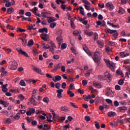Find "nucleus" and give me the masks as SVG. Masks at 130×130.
I'll use <instances>...</instances> for the list:
<instances>
[{"mask_svg":"<svg viewBox=\"0 0 130 130\" xmlns=\"http://www.w3.org/2000/svg\"><path fill=\"white\" fill-rule=\"evenodd\" d=\"M107 79L109 80V82L112 80V75H111L108 72L105 73L104 76L102 75H99V80L100 81H105V80H106Z\"/></svg>","mask_w":130,"mask_h":130,"instance_id":"obj_1","label":"nucleus"},{"mask_svg":"<svg viewBox=\"0 0 130 130\" xmlns=\"http://www.w3.org/2000/svg\"><path fill=\"white\" fill-rule=\"evenodd\" d=\"M104 60L105 62H106V63L107 64V66H108V67H109L111 71H112V72H114L115 70V64H114L113 62L110 61V60H109L104 59Z\"/></svg>","mask_w":130,"mask_h":130,"instance_id":"obj_2","label":"nucleus"},{"mask_svg":"<svg viewBox=\"0 0 130 130\" xmlns=\"http://www.w3.org/2000/svg\"><path fill=\"white\" fill-rule=\"evenodd\" d=\"M57 35H59L56 38V40L58 42L59 45H60V44L62 42V37H61V35H62V30H59L57 32Z\"/></svg>","mask_w":130,"mask_h":130,"instance_id":"obj_3","label":"nucleus"},{"mask_svg":"<svg viewBox=\"0 0 130 130\" xmlns=\"http://www.w3.org/2000/svg\"><path fill=\"white\" fill-rule=\"evenodd\" d=\"M99 56H100V52H94V55L93 57H92V59H93L94 62H95L96 63H98L100 61V58H99Z\"/></svg>","mask_w":130,"mask_h":130,"instance_id":"obj_4","label":"nucleus"},{"mask_svg":"<svg viewBox=\"0 0 130 130\" xmlns=\"http://www.w3.org/2000/svg\"><path fill=\"white\" fill-rule=\"evenodd\" d=\"M17 50L18 52H19V53H20V54H22V55H24V56H26V57H29V55H28V53H27V52L23 51V50H22V49H21L20 48H17Z\"/></svg>","mask_w":130,"mask_h":130,"instance_id":"obj_5","label":"nucleus"},{"mask_svg":"<svg viewBox=\"0 0 130 130\" xmlns=\"http://www.w3.org/2000/svg\"><path fill=\"white\" fill-rule=\"evenodd\" d=\"M106 7L108 8L109 11H112L114 9V5L111 2H109L108 3H106Z\"/></svg>","mask_w":130,"mask_h":130,"instance_id":"obj_6","label":"nucleus"},{"mask_svg":"<svg viewBox=\"0 0 130 130\" xmlns=\"http://www.w3.org/2000/svg\"><path fill=\"white\" fill-rule=\"evenodd\" d=\"M17 68H18V63L16 61H13L11 62V70H16Z\"/></svg>","mask_w":130,"mask_h":130,"instance_id":"obj_7","label":"nucleus"},{"mask_svg":"<svg viewBox=\"0 0 130 130\" xmlns=\"http://www.w3.org/2000/svg\"><path fill=\"white\" fill-rule=\"evenodd\" d=\"M118 109L120 112H122L123 113H124L125 111H127V107L125 106H123V107H120L118 108Z\"/></svg>","mask_w":130,"mask_h":130,"instance_id":"obj_8","label":"nucleus"},{"mask_svg":"<svg viewBox=\"0 0 130 130\" xmlns=\"http://www.w3.org/2000/svg\"><path fill=\"white\" fill-rule=\"evenodd\" d=\"M60 80H61V76L59 75H57L52 78V81H53V82H54L55 83H56V82H58V81H60Z\"/></svg>","mask_w":130,"mask_h":130,"instance_id":"obj_9","label":"nucleus"},{"mask_svg":"<svg viewBox=\"0 0 130 130\" xmlns=\"http://www.w3.org/2000/svg\"><path fill=\"white\" fill-rule=\"evenodd\" d=\"M50 44L51 46V48H50V51H54V49L56 48V46H55V44L52 41H51L50 42Z\"/></svg>","mask_w":130,"mask_h":130,"instance_id":"obj_10","label":"nucleus"},{"mask_svg":"<svg viewBox=\"0 0 130 130\" xmlns=\"http://www.w3.org/2000/svg\"><path fill=\"white\" fill-rule=\"evenodd\" d=\"M105 31L106 33H109L110 34H114L115 33H116V32H117V30L115 29L112 30L108 28H106L105 29Z\"/></svg>","mask_w":130,"mask_h":130,"instance_id":"obj_11","label":"nucleus"},{"mask_svg":"<svg viewBox=\"0 0 130 130\" xmlns=\"http://www.w3.org/2000/svg\"><path fill=\"white\" fill-rule=\"evenodd\" d=\"M41 38L43 40H44V41H46L48 39V35L43 32L42 35H41Z\"/></svg>","mask_w":130,"mask_h":130,"instance_id":"obj_12","label":"nucleus"},{"mask_svg":"<svg viewBox=\"0 0 130 130\" xmlns=\"http://www.w3.org/2000/svg\"><path fill=\"white\" fill-rule=\"evenodd\" d=\"M106 95L108 97H113V95H114V94L113 93V92L112 91V90H108V91H107Z\"/></svg>","mask_w":130,"mask_h":130,"instance_id":"obj_13","label":"nucleus"},{"mask_svg":"<svg viewBox=\"0 0 130 130\" xmlns=\"http://www.w3.org/2000/svg\"><path fill=\"white\" fill-rule=\"evenodd\" d=\"M39 33H43V32H45V33H48V29L47 28L44 27L43 28H41L39 29Z\"/></svg>","mask_w":130,"mask_h":130,"instance_id":"obj_14","label":"nucleus"},{"mask_svg":"<svg viewBox=\"0 0 130 130\" xmlns=\"http://www.w3.org/2000/svg\"><path fill=\"white\" fill-rule=\"evenodd\" d=\"M61 66H62L61 63L57 64L56 66H55V68L53 70V71H52V72H53L54 71H57V70H58V69H60V68H61Z\"/></svg>","mask_w":130,"mask_h":130,"instance_id":"obj_15","label":"nucleus"},{"mask_svg":"<svg viewBox=\"0 0 130 130\" xmlns=\"http://www.w3.org/2000/svg\"><path fill=\"white\" fill-rule=\"evenodd\" d=\"M0 103L2 105H4V107H8V106H9V103H8L5 101L1 100Z\"/></svg>","mask_w":130,"mask_h":130,"instance_id":"obj_16","label":"nucleus"},{"mask_svg":"<svg viewBox=\"0 0 130 130\" xmlns=\"http://www.w3.org/2000/svg\"><path fill=\"white\" fill-rule=\"evenodd\" d=\"M32 68L34 71L36 72V73H38L39 74H40V73H41V72H42L41 69H39V68H38L37 67H36L34 66H32Z\"/></svg>","mask_w":130,"mask_h":130,"instance_id":"obj_17","label":"nucleus"},{"mask_svg":"<svg viewBox=\"0 0 130 130\" xmlns=\"http://www.w3.org/2000/svg\"><path fill=\"white\" fill-rule=\"evenodd\" d=\"M7 87H8L7 84H6V85H2V91L3 92H4V93L8 92V89L7 88Z\"/></svg>","mask_w":130,"mask_h":130,"instance_id":"obj_18","label":"nucleus"},{"mask_svg":"<svg viewBox=\"0 0 130 130\" xmlns=\"http://www.w3.org/2000/svg\"><path fill=\"white\" fill-rule=\"evenodd\" d=\"M21 117V115L20 113H17L14 117V120H19Z\"/></svg>","mask_w":130,"mask_h":130,"instance_id":"obj_19","label":"nucleus"},{"mask_svg":"<svg viewBox=\"0 0 130 130\" xmlns=\"http://www.w3.org/2000/svg\"><path fill=\"white\" fill-rule=\"evenodd\" d=\"M29 101L30 102H31V104H34V105H36L37 103H36V100H35L34 98H33V96H31L30 99H29Z\"/></svg>","mask_w":130,"mask_h":130,"instance_id":"obj_20","label":"nucleus"},{"mask_svg":"<svg viewBox=\"0 0 130 130\" xmlns=\"http://www.w3.org/2000/svg\"><path fill=\"white\" fill-rule=\"evenodd\" d=\"M93 85L96 88H100L101 87H102V85H101V84L98 82H93Z\"/></svg>","mask_w":130,"mask_h":130,"instance_id":"obj_21","label":"nucleus"},{"mask_svg":"<svg viewBox=\"0 0 130 130\" xmlns=\"http://www.w3.org/2000/svg\"><path fill=\"white\" fill-rule=\"evenodd\" d=\"M47 18L49 19H48V23H51L52 22H54V21H55V18L53 17H48Z\"/></svg>","mask_w":130,"mask_h":130,"instance_id":"obj_22","label":"nucleus"},{"mask_svg":"<svg viewBox=\"0 0 130 130\" xmlns=\"http://www.w3.org/2000/svg\"><path fill=\"white\" fill-rule=\"evenodd\" d=\"M117 75H119L121 76V77H123L124 76V74L123 73H122V71L121 70H117L116 71Z\"/></svg>","mask_w":130,"mask_h":130,"instance_id":"obj_23","label":"nucleus"},{"mask_svg":"<svg viewBox=\"0 0 130 130\" xmlns=\"http://www.w3.org/2000/svg\"><path fill=\"white\" fill-rule=\"evenodd\" d=\"M80 9V13L82 15V16H85V11H84V8L83 7L80 6L79 7Z\"/></svg>","mask_w":130,"mask_h":130,"instance_id":"obj_24","label":"nucleus"},{"mask_svg":"<svg viewBox=\"0 0 130 130\" xmlns=\"http://www.w3.org/2000/svg\"><path fill=\"white\" fill-rule=\"evenodd\" d=\"M97 43L99 44V46L100 48H102V47L104 46V43H103L101 41H98Z\"/></svg>","mask_w":130,"mask_h":130,"instance_id":"obj_25","label":"nucleus"},{"mask_svg":"<svg viewBox=\"0 0 130 130\" xmlns=\"http://www.w3.org/2000/svg\"><path fill=\"white\" fill-rule=\"evenodd\" d=\"M115 114H116V113H115V112H109L108 113V116H110V117H113V116H114V115H115Z\"/></svg>","mask_w":130,"mask_h":130,"instance_id":"obj_26","label":"nucleus"},{"mask_svg":"<svg viewBox=\"0 0 130 130\" xmlns=\"http://www.w3.org/2000/svg\"><path fill=\"white\" fill-rule=\"evenodd\" d=\"M13 12H15V10L13 8H8L7 9V13L8 14H12Z\"/></svg>","mask_w":130,"mask_h":130,"instance_id":"obj_27","label":"nucleus"},{"mask_svg":"<svg viewBox=\"0 0 130 130\" xmlns=\"http://www.w3.org/2000/svg\"><path fill=\"white\" fill-rule=\"evenodd\" d=\"M67 93L69 95H70V97H74V96H75V93H73V91L71 90H68Z\"/></svg>","mask_w":130,"mask_h":130,"instance_id":"obj_28","label":"nucleus"},{"mask_svg":"<svg viewBox=\"0 0 130 130\" xmlns=\"http://www.w3.org/2000/svg\"><path fill=\"white\" fill-rule=\"evenodd\" d=\"M84 97V100H85V101H88L89 99H91V95L88 94L87 96H85V95H83Z\"/></svg>","mask_w":130,"mask_h":130,"instance_id":"obj_29","label":"nucleus"},{"mask_svg":"<svg viewBox=\"0 0 130 130\" xmlns=\"http://www.w3.org/2000/svg\"><path fill=\"white\" fill-rule=\"evenodd\" d=\"M61 111H69V108L67 106H62L61 107Z\"/></svg>","mask_w":130,"mask_h":130,"instance_id":"obj_30","label":"nucleus"},{"mask_svg":"<svg viewBox=\"0 0 130 130\" xmlns=\"http://www.w3.org/2000/svg\"><path fill=\"white\" fill-rule=\"evenodd\" d=\"M19 85H20V86H22L23 87H26V83H25V81L23 80H21L20 81Z\"/></svg>","mask_w":130,"mask_h":130,"instance_id":"obj_31","label":"nucleus"},{"mask_svg":"<svg viewBox=\"0 0 130 130\" xmlns=\"http://www.w3.org/2000/svg\"><path fill=\"white\" fill-rule=\"evenodd\" d=\"M85 34H86L88 36H92V35H94V32H93L92 31L89 32L87 30H85Z\"/></svg>","mask_w":130,"mask_h":130,"instance_id":"obj_32","label":"nucleus"},{"mask_svg":"<svg viewBox=\"0 0 130 130\" xmlns=\"http://www.w3.org/2000/svg\"><path fill=\"white\" fill-rule=\"evenodd\" d=\"M33 44H34V41H33V40L31 39L28 41L27 46H32Z\"/></svg>","mask_w":130,"mask_h":130,"instance_id":"obj_33","label":"nucleus"},{"mask_svg":"<svg viewBox=\"0 0 130 130\" xmlns=\"http://www.w3.org/2000/svg\"><path fill=\"white\" fill-rule=\"evenodd\" d=\"M119 14H121L122 15H123L124 14V10L121 7H119V9L118 11Z\"/></svg>","mask_w":130,"mask_h":130,"instance_id":"obj_34","label":"nucleus"},{"mask_svg":"<svg viewBox=\"0 0 130 130\" xmlns=\"http://www.w3.org/2000/svg\"><path fill=\"white\" fill-rule=\"evenodd\" d=\"M94 125L98 129H99L100 128V125H99V122L95 121L94 123Z\"/></svg>","mask_w":130,"mask_h":130,"instance_id":"obj_35","label":"nucleus"},{"mask_svg":"<svg viewBox=\"0 0 130 130\" xmlns=\"http://www.w3.org/2000/svg\"><path fill=\"white\" fill-rule=\"evenodd\" d=\"M90 72H91V70H88L87 71V73H85V75H84L85 78H89V77H90Z\"/></svg>","mask_w":130,"mask_h":130,"instance_id":"obj_36","label":"nucleus"},{"mask_svg":"<svg viewBox=\"0 0 130 130\" xmlns=\"http://www.w3.org/2000/svg\"><path fill=\"white\" fill-rule=\"evenodd\" d=\"M56 26V23L55 22H52L50 25V27L53 29L54 27Z\"/></svg>","mask_w":130,"mask_h":130,"instance_id":"obj_37","label":"nucleus"},{"mask_svg":"<svg viewBox=\"0 0 130 130\" xmlns=\"http://www.w3.org/2000/svg\"><path fill=\"white\" fill-rule=\"evenodd\" d=\"M17 32H26V30H25V29H22V28H21L20 27H18V28H17Z\"/></svg>","mask_w":130,"mask_h":130,"instance_id":"obj_38","label":"nucleus"},{"mask_svg":"<svg viewBox=\"0 0 130 130\" xmlns=\"http://www.w3.org/2000/svg\"><path fill=\"white\" fill-rule=\"evenodd\" d=\"M11 6H12V3L10 2H7L6 4H5V7H6V8H10V7H11Z\"/></svg>","mask_w":130,"mask_h":130,"instance_id":"obj_39","label":"nucleus"},{"mask_svg":"<svg viewBox=\"0 0 130 130\" xmlns=\"http://www.w3.org/2000/svg\"><path fill=\"white\" fill-rule=\"evenodd\" d=\"M55 86L56 89H59L61 85L60 84V83L57 82L55 84Z\"/></svg>","mask_w":130,"mask_h":130,"instance_id":"obj_40","label":"nucleus"},{"mask_svg":"<svg viewBox=\"0 0 130 130\" xmlns=\"http://www.w3.org/2000/svg\"><path fill=\"white\" fill-rule=\"evenodd\" d=\"M68 46V45L66 43H63L61 45V48H62V49H66V48H67Z\"/></svg>","mask_w":130,"mask_h":130,"instance_id":"obj_41","label":"nucleus"},{"mask_svg":"<svg viewBox=\"0 0 130 130\" xmlns=\"http://www.w3.org/2000/svg\"><path fill=\"white\" fill-rule=\"evenodd\" d=\"M43 101L45 103H48L49 102V99H48L47 97H45L43 99Z\"/></svg>","mask_w":130,"mask_h":130,"instance_id":"obj_42","label":"nucleus"},{"mask_svg":"<svg viewBox=\"0 0 130 130\" xmlns=\"http://www.w3.org/2000/svg\"><path fill=\"white\" fill-rule=\"evenodd\" d=\"M124 83V81L123 80H119L118 84V85H120V86H122V85H123V84Z\"/></svg>","mask_w":130,"mask_h":130,"instance_id":"obj_43","label":"nucleus"},{"mask_svg":"<svg viewBox=\"0 0 130 130\" xmlns=\"http://www.w3.org/2000/svg\"><path fill=\"white\" fill-rule=\"evenodd\" d=\"M82 3L85 5H87V6H90V2H89V1L87 0H82Z\"/></svg>","mask_w":130,"mask_h":130,"instance_id":"obj_44","label":"nucleus"},{"mask_svg":"<svg viewBox=\"0 0 130 130\" xmlns=\"http://www.w3.org/2000/svg\"><path fill=\"white\" fill-rule=\"evenodd\" d=\"M74 21H75L74 20H73V19H71V27L73 28V29L75 28V23H74Z\"/></svg>","mask_w":130,"mask_h":130,"instance_id":"obj_45","label":"nucleus"},{"mask_svg":"<svg viewBox=\"0 0 130 130\" xmlns=\"http://www.w3.org/2000/svg\"><path fill=\"white\" fill-rule=\"evenodd\" d=\"M114 106L115 107H118V106H119V103H118V101H115L114 102Z\"/></svg>","mask_w":130,"mask_h":130,"instance_id":"obj_46","label":"nucleus"},{"mask_svg":"<svg viewBox=\"0 0 130 130\" xmlns=\"http://www.w3.org/2000/svg\"><path fill=\"white\" fill-rule=\"evenodd\" d=\"M73 34L74 36H79V35H80V33H79V31L78 30H75L73 32Z\"/></svg>","mask_w":130,"mask_h":130,"instance_id":"obj_47","label":"nucleus"},{"mask_svg":"<svg viewBox=\"0 0 130 130\" xmlns=\"http://www.w3.org/2000/svg\"><path fill=\"white\" fill-rule=\"evenodd\" d=\"M18 98L21 101H23V100H24V99H25V97L24 96V95H23V94H20V95H19Z\"/></svg>","mask_w":130,"mask_h":130,"instance_id":"obj_48","label":"nucleus"},{"mask_svg":"<svg viewBox=\"0 0 130 130\" xmlns=\"http://www.w3.org/2000/svg\"><path fill=\"white\" fill-rule=\"evenodd\" d=\"M83 50H84V51H85V52H87V51H88V47H87V46H86V45H83Z\"/></svg>","mask_w":130,"mask_h":130,"instance_id":"obj_49","label":"nucleus"},{"mask_svg":"<svg viewBox=\"0 0 130 130\" xmlns=\"http://www.w3.org/2000/svg\"><path fill=\"white\" fill-rule=\"evenodd\" d=\"M62 92H63V90L62 89H59L56 90L57 94H61Z\"/></svg>","mask_w":130,"mask_h":130,"instance_id":"obj_50","label":"nucleus"},{"mask_svg":"<svg viewBox=\"0 0 130 130\" xmlns=\"http://www.w3.org/2000/svg\"><path fill=\"white\" fill-rule=\"evenodd\" d=\"M82 83L83 86H87V84H88V81H87L86 80H82Z\"/></svg>","mask_w":130,"mask_h":130,"instance_id":"obj_51","label":"nucleus"},{"mask_svg":"<svg viewBox=\"0 0 130 130\" xmlns=\"http://www.w3.org/2000/svg\"><path fill=\"white\" fill-rule=\"evenodd\" d=\"M106 102L108 103V104H111L112 103V101L109 99H106Z\"/></svg>","mask_w":130,"mask_h":130,"instance_id":"obj_52","label":"nucleus"},{"mask_svg":"<svg viewBox=\"0 0 130 130\" xmlns=\"http://www.w3.org/2000/svg\"><path fill=\"white\" fill-rule=\"evenodd\" d=\"M109 45H110L111 46H114L115 45V42H113L111 41L108 42Z\"/></svg>","mask_w":130,"mask_h":130,"instance_id":"obj_53","label":"nucleus"},{"mask_svg":"<svg viewBox=\"0 0 130 130\" xmlns=\"http://www.w3.org/2000/svg\"><path fill=\"white\" fill-rule=\"evenodd\" d=\"M85 119L86 121H90L91 120V118H90V117L89 116H85Z\"/></svg>","mask_w":130,"mask_h":130,"instance_id":"obj_54","label":"nucleus"},{"mask_svg":"<svg viewBox=\"0 0 130 130\" xmlns=\"http://www.w3.org/2000/svg\"><path fill=\"white\" fill-rule=\"evenodd\" d=\"M66 87H67V83L66 82H63L61 84V88L62 89H66Z\"/></svg>","mask_w":130,"mask_h":130,"instance_id":"obj_55","label":"nucleus"},{"mask_svg":"<svg viewBox=\"0 0 130 130\" xmlns=\"http://www.w3.org/2000/svg\"><path fill=\"white\" fill-rule=\"evenodd\" d=\"M121 36H122L123 37H125L127 36L126 35H125V31L124 30H123L121 34H120Z\"/></svg>","mask_w":130,"mask_h":130,"instance_id":"obj_56","label":"nucleus"},{"mask_svg":"<svg viewBox=\"0 0 130 130\" xmlns=\"http://www.w3.org/2000/svg\"><path fill=\"white\" fill-rule=\"evenodd\" d=\"M98 39V34L97 32L94 33V41L97 40Z\"/></svg>","mask_w":130,"mask_h":130,"instance_id":"obj_57","label":"nucleus"},{"mask_svg":"<svg viewBox=\"0 0 130 130\" xmlns=\"http://www.w3.org/2000/svg\"><path fill=\"white\" fill-rule=\"evenodd\" d=\"M29 111H30V113H31V114L35 113V109L34 108H31L29 110Z\"/></svg>","mask_w":130,"mask_h":130,"instance_id":"obj_58","label":"nucleus"},{"mask_svg":"<svg viewBox=\"0 0 130 130\" xmlns=\"http://www.w3.org/2000/svg\"><path fill=\"white\" fill-rule=\"evenodd\" d=\"M26 43H27V39H23L22 41V45L25 46L26 45Z\"/></svg>","mask_w":130,"mask_h":130,"instance_id":"obj_59","label":"nucleus"},{"mask_svg":"<svg viewBox=\"0 0 130 130\" xmlns=\"http://www.w3.org/2000/svg\"><path fill=\"white\" fill-rule=\"evenodd\" d=\"M68 128H70V124H67L64 125V126L63 128V130H67Z\"/></svg>","mask_w":130,"mask_h":130,"instance_id":"obj_60","label":"nucleus"},{"mask_svg":"<svg viewBox=\"0 0 130 130\" xmlns=\"http://www.w3.org/2000/svg\"><path fill=\"white\" fill-rule=\"evenodd\" d=\"M120 86L118 85H116L115 86V89L116 90H117V91H119V90H120Z\"/></svg>","mask_w":130,"mask_h":130,"instance_id":"obj_61","label":"nucleus"},{"mask_svg":"<svg viewBox=\"0 0 130 130\" xmlns=\"http://www.w3.org/2000/svg\"><path fill=\"white\" fill-rule=\"evenodd\" d=\"M31 15H32V14L30 12H27L25 13V16H27V17H31Z\"/></svg>","mask_w":130,"mask_h":130,"instance_id":"obj_62","label":"nucleus"},{"mask_svg":"<svg viewBox=\"0 0 130 130\" xmlns=\"http://www.w3.org/2000/svg\"><path fill=\"white\" fill-rule=\"evenodd\" d=\"M60 7L62 9V10H64V9H66L67 8V5L62 4L60 6Z\"/></svg>","mask_w":130,"mask_h":130,"instance_id":"obj_63","label":"nucleus"},{"mask_svg":"<svg viewBox=\"0 0 130 130\" xmlns=\"http://www.w3.org/2000/svg\"><path fill=\"white\" fill-rule=\"evenodd\" d=\"M54 59H59V55H53Z\"/></svg>","mask_w":130,"mask_h":130,"instance_id":"obj_64","label":"nucleus"}]
</instances>
